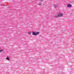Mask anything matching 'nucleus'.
Wrapping results in <instances>:
<instances>
[{"label": "nucleus", "instance_id": "1", "mask_svg": "<svg viewBox=\"0 0 74 74\" xmlns=\"http://www.w3.org/2000/svg\"><path fill=\"white\" fill-rule=\"evenodd\" d=\"M32 34L34 36H37L38 35L40 34V32H33Z\"/></svg>", "mask_w": 74, "mask_h": 74}, {"label": "nucleus", "instance_id": "2", "mask_svg": "<svg viewBox=\"0 0 74 74\" xmlns=\"http://www.w3.org/2000/svg\"><path fill=\"white\" fill-rule=\"evenodd\" d=\"M72 7V5L70 4H69L68 5V8H71Z\"/></svg>", "mask_w": 74, "mask_h": 74}, {"label": "nucleus", "instance_id": "3", "mask_svg": "<svg viewBox=\"0 0 74 74\" xmlns=\"http://www.w3.org/2000/svg\"><path fill=\"white\" fill-rule=\"evenodd\" d=\"M63 16V14L62 13H60L58 15V16Z\"/></svg>", "mask_w": 74, "mask_h": 74}, {"label": "nucleus", "instance_id": "4", "mask_svg": "<svg viewBox=\"0 0 74 74\" xmlns=\"http://www.w3.org/2000/svg\"><path fill=\"white\" fill-rule=\"evenodd\" d=\"M6 59H7V60H9V57H8L6 58Z\"/></svg>", "mask_w": 74, "mask_h": 74}, {"label": "nucleus", "instance_id": "5", "mask_svg": "<svg viewBox=\"0 0 74 74\" xmlns=\"http://www.w3.org/2000/svg\"><path fill=\"white\" fill-rule=\"evenodd\" d=\"M31 33H32V32H28L29 34H31Z\"/></svg>", "mask_w": 74, "mask_h": 74}, {"label": "nucleus", "instance_id": "6", "mask_svg": "<svg viewBox=\"0 0 74 74\" xmlns=\"http://www.w3.org/2000/svg\"><path fill=\"white\" fill-rule=\"evenodd\" d=\"M3 50H0V52H3Z\"/></svg>", "mask_w": 74, "mask_h": 74}, {"label": "nucleus", "instance_id": "7", "mask_svg": "<svg viewBox=\"0 0 74 74\" xmlns=\"http://www.w3.org/2000/svg\"><path fill=\"white\" fill-rule=\"evenodd\" d=\"M54 7H55V8H56V7H57V6L56 5H54Z\"/></svg>", "mask_w": 74, "mask_h": 74}, {"label": "nucleus", "instance_id": "8", "mask_svg": "<svg viewBox=\"0 0 74 74\" xmlns=\"http://www.w3.org/2000/svg\"><path fill=\"white\" fill-rule=\"evenodd\" d=\"M42 0H40V1H42Z\"/></svg>", "mask_w": 74, "mask_h": 74}]
</instances>
